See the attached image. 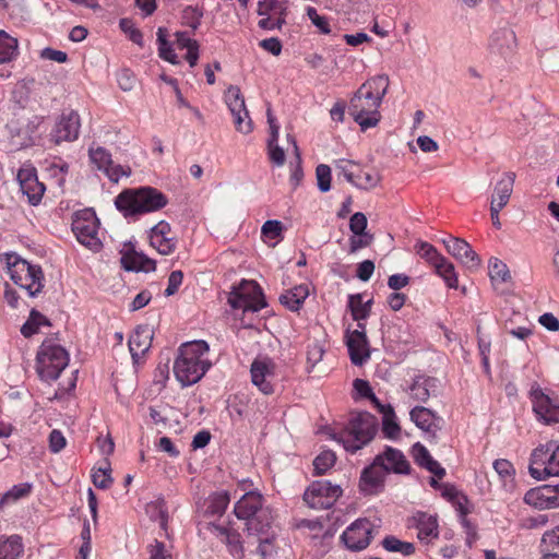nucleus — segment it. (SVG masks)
I'll return each instance as SVG.
<instances>
[{
    "mask_svg": "<svg viewBox=\"0 0 559 559\" xmlns=\"http://www.w3.org/2000/svg\"><path fill=\"white\" fill-rule=\"evenodd\" d=\"M40 325H50V323L44 314L33 309L27 321L22 325L21 333L25 337H31L38 332Z\"/></svg>",
    "mask_w": 559,
    "mask_h": 559,
    "instance_id": "4c0bfd02",
    "label": "nucleus"
},
{
    "mask_svg": "<svg viewBox=\"0 0 559 559\" xmlns=\"http://www.w3.org/2000/svg\"><path fill=\"white\" fill-rule=\"evenodd\" d=\"M381 180L380 175L377 171L356 170V176L352 182L358 189L370 190L376 188Z\"/></svg>",
    "mask_w": 559,
    "mask_h": 559,
    "instance_id": "e433bc0d",
    "label": "nucleus"
},
{
    "mask_svg": "<svg viewBox=\"0 0 559 559\" xmlns=\"http://www.w3.org/2000/svg\"><path fill=\"white\" fill-rule=\"evenodd\" d=\"M318 188L321 192H328L331 189V168L325 164H320L316 168Z\"/></svg>",
    "mask_w": 559,
    "mask_h": 559,
    "instance_id": "603ef678",
    "label": "nucleus"
},
{
    "mask_svg": "<svg viewBox=\"0 0 559 559\" xmlns=\"http://www.w3.org/2000/svg\"><path fill=\"white\" fill-rule=\"evenodd\" d=\"M203 17V9L199 7L188 5L182 11L183 23L191 27L193 31L198 29L201 25Z\"/></svg>",
    "mask_w": 559,
    "mask_h": 559,
    "instance_id": "8fccbe9b",
    "label": "nucleus"
},
{
    "mask_svg": "<svg viewBox=\"0 0 559 559\" xmlns=\"http://www.w3.org/2000/svg\"><path fill=\"white\" fill-rule=\"evenodd\" d=\"M382 426L383 433L388 438L394 439L399 436L401 428L395 420L394 411L390 405H388V413L383 414Z\"/></svg>",
    "mask_w": 559,
    "mask_h": 559,
    "instance_id": "3c124183",
    "label": "nucleus"
},
{
    "mask_svg": "<svg viewBox=\"0 0 559 559\" xmlns=\"http://www.w3.org/2000/svg\"><path fill=\"white\" fill-rule=\"evenodd\" d=\"M182 280L183 273L181 271H173L168 276V285L167 288L165 289V295L169 297L176 294L180 285L182 284Z\"/></svg>",
    "mask_w": 559,
    "mask_h": 559,
    "instance_id": "0e129e2a",
    "label": "nucleus"
},
{
    "mask_svg": "<svg viewBox=\"0 0 559 559\" xmlns=\"http://www.w3.org/2000/svg\"><path fill=\"white\" fill-rule=\"evenodd\" d=\"M309 296V288L307 285H298L287 289L281 295L280 301L290 311H298Z\"/></svg>",
    "mask_w": 559,
    "mask_h": 559,
    "instance_id": "2f4dec72",
    "label": "nucleus"
},
{
    "mask_svg": "<svg viewBox=\"0 0 559 559\" xmlns=\"http://www.w3.org/2000/svg\"><path fill=\"white\" fill-rule=\"evenodd\" d=\"M493 468L502 479L511 478L515 471L512 463L504 459H499L493 462Z\"/></svg>",
    "mask_w": 559,
    "mask_h": 559,
    "instance_id": "bf43d9fd",
    "label": "nucleus"
},
{
    "mask_svg": "<svg viewBox=\"0 0 559 559\" xmlns=\"http://www.w3.org/2000/svg\"><path fill=\"white\" fill-rule=\"evenodd\" d=\"M516 37L513 29L502 27L496 29L489 40V50L503 59H509L515 51Z\"/></svg>",
    "mask_w": 559,
    "mask_h": 559,
    "instance_id": "aec40b11",
    "label": "nucleus"
},
{
    "mask_svg": "<svg viewBox=\"0 0 559 559\" xmlns=\"http://www.w3.org/2000/svg\"><path fill=\"white\" fill-rule=\"evenodd\" d=\"M168 203V198L153 187L129 188L115 199V205L124 217L142 215L162 210Z\"/></svg>",
    "mask_w": 559,
    "mask_h": 559,
    "instance_id": "7ed1b4c3",
    "label": "nucleus"
},
{
    "mask_svg": "<svg viewBox=\"0 0 559 559\" xmlns=\"http://www.w3.org/2000/svg\"><path fill=\"white\" fill-rule=\"evenodd\" d=\"M81 128L80 115L72 109L64 110L56 121L50 132V139L55 144L72 142L79 138Z\"/></svg>",
    "mask_w": 559,
    "mask_h": 559,
    "instance_id": "9b49d317",
    "label": "nucleus"
},
{
    "mask_svg": "<svg viewBox=\"0 0 559 559\" xmlns=\"http://www.w3.org/2000/svg\"><path fill=\"white\" fill-rule=\"evenodd\" d=\"M542 544L547 551L559 549V525L543 535Z\"/></svg>",
    "mask_w": 559,
    "mask_h": 559,
    "instance_id": "69168bd1",
    "label": "nucleus"
},
{
    "mask_svg": "<svg viewBox=\"0 0 559 559\" xmlns=\"http://www.w3.org/2000/svg\"><path fill=\"white\" fill-rule=\"evenodd\" d=\"M230 498L227 491L214 492L209 498L206 511L212 515H222L229 504Z\"/></svg>",
    "mask_w": 559,
    "mask_h": 559,
    "instance_id": "79ce46f5",
    "label": "nucleus"
},
{
    "mask_svg": "<svg viewBox=\"0 0 559 559\" xmlns=\"http://www.w3.org/2000/svg\"><path fill=\"white\" fill-rule=\"evenodd\" d=\"M273 514L269 508L260 510L255 516L247 522V530L250 535L263 536L266 534H275L272 527Z\"/></svg>",
    "mask_w": 559,
    "mask_h": 559,
    "instance_id": "c756f323",
    "label": "nucleus"
},
{
    "mask_svg": "<svg viewBox=\"0 0 559 559\" xmlns=\"http://www.w3.org/2000/svg\"><path fill=\"white\" fill-rule=\"evenodd\" d=\"M93 484L100 489H107L112 484L109 468H98L92 475Z\"/></svg>",
    "mask_w": 559,
    "mask_h": 559,
    "instance_id": "4d7b16f0",
    "label": "nucleus"
},
{
    "mask_svg": "<svg viewBox=\"0 0 559 559\" xmlns=\"http://www.w3.org/2000/svg\"><path fill=\"white\" fill-rule=\"evenodd\" d=\"M252 383L263 393L272 394L274 389V364L267 358L254 359L250 368Z\"/></svg>",
    "mask_w": 559,
    "mask_h": 559,
    "instance_id": "6ab92c4d",
    "label": "nucleus"
},
{
    "mask_svg": "<svg viewBox=\"0 0 559 559\" xmlns=\"http://www.w3.org/2000/svg\"><path fill=\"white\" fill-rule=\"evenodd\" d=\"M412 525L417 528V537L420 542L430 543L438 538V520L436 515L426 512H417L412 518Z\"/></svg>",
    "mask_w": 559,
    "mask_h": 559,
    "instance_id": "b1692460",
    "label": "nucleus"
},
{
    "mask_svg": "<svg viewBox=\"0 0 559 559\" xmlns=\"http://www.w3.org/2000/svg\"><path fill=\"white\" fill-rule=\"evenodd\" d=\"M548 485L532 488L524 495V502L540 510L555 509Z\"/></svg>",
    "mask_w": 559,
    "mask_h": 559,
    "instance_id": "7c9ffc66",
    "label": "nucleus"
},
{
    "mask_svg": "<svg viewBox=\"0 0 559 559\" xmlns=\"http://www.w3.org/2000/svg\"><path fill=\"white\" fill-rule=\"evenodd\" d=\"M554 442H548L545 445H540L536 448L532 455H531V463H530V474L532 475V469H547L548 462L551 455Z\"/></svg>",
    "mask_w": 559,
    "mask_h": 559,
    "instance_id": "72a5a7b5",
    "label": "nucleus"
},
{
    "mask_svg": "<svg viewBox=\"0 0 559 559\" xmlns=\"http://www.w3.org/2000/svg\"><path fill=\"white\" fill-rule=\"evenodd\" d=\"M343 490L340 485H333L329 480L313 481L304 493V501L317 510L331 508L342 496Z\"/></svg>",
    "mask_w": 559,
    "mask_h": 559,
    "instance_id": "1a4fd4ad",
    "label": "nucleus"
},
{
    "mask_svg": "<svg viewBox=\"0 0 559 559\" xmlns=\"http://www.w3.org/2000/svg\"><path fill=\"white\" fill-rule=\"evenodd\" d=\"M209 349V344L201 340L183 343L178 348L174 373L182 386L199 382L211 368L212 364L205 357Z\"/></svg>",
    "mask_w": 559,
    "mask_h": 559,
    "instance_id": "f03ea898",
    "label": "nucleus"
},
{
    "mask_svg": "<svg viewBox=\"0 0 559 559\" xmlns=\"http://www.w3.org/2000/svg\"><path fill=\"white\" fill-rule=\"evenodd\" d=\"M283 230V224L276 219L266 221L261 228L262 235L275 239L281 236Z\"/></svg>",
    "mask_w": 559,
    "mask_h": 559,
    "instance_id": "13d9d810",
    "label": "nucleus"
},
{
    "mask_svg": "<svg viewBox=\"0 0 559 559\" xmlns=\"http://www.w3.org/2000/svg\"><path fill=\"white\" fill-rule=\"evenodd\" d=\"M385 468L381 466V459L376 457L372 464L366 467L360 476L359 487L366 495L378 493L383 488Z\"/></svg>",
    "mask_w": 559,
    "mask_h": 559,
    "instance_id": "412c9836",
    "label": "nucleus"
},
{
    "mask_svg": "<svg viewBox=\"0 0 559 559\" xmlns=\"http://www.w3.org/2000/svg\"><path fill=\"white\" fill-rule=\"evenodd\" d=\"M409 416L412 421L427 435L428 440H437V433L442 429L444 424L442 417L424 406L414 407Z\"/></svg>",
    "mask_w": 559,
    "mask_h": 559,
    "instance_id": "dca6fc26",
    "label": "nucleus"
},
{
    "mask_svg": "<svg viewBox=\"0 0 559 559\" xmlns=\"http://www.w3.org/2000/svg\"><path fill=\"white\" fill-rule=\"evenodd\" d=\"M335 169L343 175L349 183H352L356 176V170H359V166L348 159H338L335 162Z\"/></svg>",
    "mask_w": 559,
    "mask_h": 559,
    "instance_id": "864d4df0",
    "label": "nucleus"
},
{
    "mask_svg": "<svg viewBox=\"0 0 559 559\" xmlns=\"http://www.w3.org/2000/svg\"><path fill=\"white\" fill-rule=\"evenodd\" d=\"M17 55V39L0 31V64L10 62Z\"/></svg>",
    "mask_w": 559,
    "mask_h": 559,
    "instance_id": "f704fd0d",
    "label": "nucleus"
},
{
    "mask_svg": "<svg viewBox=\"0 0 559 559\" xmlns=\"http://www.w3.org/2000/svg\"><path fill=\"white\" fill-rule=\"evenodd\" d=\"M258 537V547L257 555L260 556V559H271L276 554V533L275 534H266Z\"/></svg>",
    "mask_w": 559,
    "mask_h": 559,
    "instance_id": "a19ab883",
    "label": "nucleus"
},
{
    "mask_svg": "<svg viewBox=\"0 0 559 559\" xmlns=\"http://www.w3.org/2000/svg\"><path fill=\"white\" fill-rule=\"evenodd\" d=\"M307 15L321 33L329 34L331 32L328 20L318 14L317 10L312 7L307 9Z\"/></svg>",
    "mask_w": 559,
    "mask_h": 559,
    "instance_id": "e2e57ef3",
    "label": "nucleus"
},
{
    "mask_svg": "<svg viewBox=\"0 0 559 559\" xmlns=\"http://www.w3.org/2000/svg\"><path fill=\"white\" fill-rule=\"evenodd\" d=\"M373 241V235L365 231L364 234H353L349 238V252L355 253L358 250L369 247Z\"/></svg>",
    "mask_w": 559,
    "mask_h": 559,
    "instance_id": "5fc2aeb1",
    "label": "nucleus"
},
{
    "mask_svg": "<svg viewBox=\"0 0 559 559\" xmlns=\"http://www.w3.org/2000/svg\"><path fill=\"white\" fill-rule=\"evenodd\" d=\"M67 444V440L60 430L53 429L49 435V449L53 453L60 452Z\"/></svg>",
    "mask_w": 559,
    "mask_h": 559,
    "instance_id": "338daca9",
    "label": "nucleus"
},
{
    "mask_svg": "<svg viewBox=\"0 0 559 559\" xmlns=\"http://www.w3.org/2000/svg\"><path fill=\"white\" fill-rule=\"evenodd\" d=\"M150 243L163 255H169L175 252L177 238L171 235V227L167 222L160 221L151 228Z\"/></svg>",
    "mask_w": 559,
    "mask_h": 559,
    "instance_id": "a211bd4d",
    "label": "nucleus"
},
{
    "mask_svg": "<svg viewBox=\"0 0 559 559\" xmlns=\"http://www.w3.org/2000/svg\"><path fill=\"white\" fill-rule=\"evenodd\" d=\"M121 265L126 271L133 272H152L156 269V262L143 253L134 250H128L121 257Z\"/></svg>",
    "mask_w": 559,
    "mask_h": 559,
    "instance_id": "bb28decb",
    "label": "nucleus"
},
{
    "mask_svg": "<svg viewBox=\"0 0 559 559\" xmlns=\"http://www.w3.org/2000/svg\"><path fill=\"white\" fill-rule=\"evenodd\" d=\"M8 272L15 285L20 286L31 297L37 296L43 287L44 274L38 265H33L16 255H9Z\"/></svg>",
    "mask_w": 559,
    "mask_h": 559,
    "instance_id": "423d86ee",
    "label": "nucleus"
},
{
    "mask_svg": "<svg viewBox=\"0 0 559 559\" xmlns=\"http://www.w3.org/2000/svg\"><path fill=\"white\" fill-rule=\"evenodd\" d=\"M154 336L153 329L147 325H139L129 337V350L134 362L151 348Z\"/></svg>",
    "mask_w": 559,
    "mask_h": 559,
    "instance_id": "5701e85b",
    "label": "nucleus"
},
{
    "mask_svg": "<svg viewBox=\"0 0 559 559\" xmlns=\"http://www.w3.org/2000/svg\"><path fill=\"white\" fill-rule=\"evenodd\" d=\"M489 276L493 285L507 283L511 280L507 264L497 258H492L489 261Z\"/></svg>",
    "mask_w": 559,
    "mask_h": 559,
    "instance_id": "58836bf2",
    "label": "nucleus"
},
{
    "mask_svg": "<svg viewBox=\"0 0 559 559\" xmlns=\"http://www.w3.org/2000/svg\"><path fill=\"white\" fill-rule=\"evenodd\" d=\"M368 221L364 213L357 212L349 219V229L353 234H364L367 229Z\"/></svg>",
    "mask_w": 559,
    "mask_h": 559,
    "instance_id": "052dcab7",
    "label": "nucleus"
},
{
    "mask_svg": "<svg viewBox=\"0 0 559 559\" xmlns=\"http://www.w3.org/2000/svg\"><path fill=\"white\" fill-rule=\"evenodd\" d=\"M263 497L257 491H248L237 501L234 512L238 519L247 520L255 516L262 508Z\"/></svg>",
    "mask_w": 559,
    "mask_h": 559,
    "instance_id": "393cba45",
    "label": "nucleus"
},
{
    "mask_svg": "<svg viewBox=\"0 0 559 559\" xmlns=\"http://www.w3.org/2000/svg\"><path fill=\"white\" fill-rule=\"evenodd\" d=\"M442 242L447 251L469 271H476L481 265V259L466 240L448 236Z\"/></svg>",
    "mask_w": 559,
    "mask_h": 559,
    "instance_id": "2eb2a0df",
    "label": "nucleus"
},
{
    "mask_svg": "<svg viewBox=\"0 0 559 559\" xmlns=\"http://www.w3.org/2000/svg\"><path fill=\"white\" fill-rule=\"evenodd\" d=\"M336 461V455L334 452L326 450L321 452L313 461L314 472L318 475L324 474L329 471Z\"/></svg>",
    "mask_w": 559,
    "mask_h": 559,
    "instance_id": "09e8293b",
    "label": "nucleus"
},
{
    "mask_svg": "<svg viewBox=\"0 0 559 559\" xmlns=\"http://www.w3.org/2000/svg\"><path fill=\"white\" fill-rule=\"evenodd\" d=\"M72 230L76 239L92 251H98L102 248L99 222L95 212L83 210L75 213L72 222Z\"/></svg>",
    "mask_w": 559,
    "mask_h": 559,
    "instance_id": "0eeeda50",
    "label": "nucleus"
},
{
    "mask_svg": "<svg viewBox=\"0 0 559 559\" xmlns=\"http://www.w3.org/2000/svg\"><path fill=\"white\" fill-rule=\"evenodd\" d=\"M69 364V354L52 341H45L39 347L36 369L41 380H56Z\"/></svg>",
    "mask_w": 559,
    "mask_h": 559,
    "instance_id": "39448f33",
    "label": "nucleus"
},
{
    "mask_svg": "<svg viewBox=\"0 0 559 559\" xmlns=\"http://www.w3.org/2000/svg\"><path fill=\"white\" fill-rule=\"evenodd\" d=\"M549 476H559V444L552 445V451L548 462L547 469H532V477L537 480L546 479Z\"/></svg>",
    "mask_w": 559,
    "mask_h": 559,
    "instance_id": "c9c22d12",
    "label": "nucleus"
},
{
    "mask_svg": "<svg viewBox=\"0 0 559 559\" xmlns=\"http://www.w3.org/2000/svg\"><path fill=\"white\" fill-rule=\"evenodd\" d=\"M324 355V349L319 344H313L309 346L307 352V364H308V371L310 372L311 369L322 360V357Z\"/></svg>",
    "mask_w": 559,
    "mask_h": 559,
    "instance_id": "680f3d73",
    "label": "nucleus"
},
{
    "mask_svg": "<svg viewBox=\"0 0 559 559\" xmlns=\"http://www.w3.org/2000/svg\"><path fill=\"white\" fill-rule=\"evenodd\" d=\"M29 491L31 485L28 484L13 486L12 489L3 493L2 497L0 498V510H2L9 503L15 502L19 499L27 496Z\"/></svg>",
    "mask_w": 559,
    "mask_h": 559,
    "instance_id": "de8ad7c7",
    "label": "nucleus"
},
{
    "mask_svg": "<svg viewBox=\"0 0 559 559\" xmlns=\"http://www.w3.org/2000/svg\"><path fill=\"white\" fill-rule=\"evenodd\" d=\"M374 271V263L371 260H365L358 264L357 277L360 281L367 282L370 280Z\"/></svg>",
    "mask_w": 559,
    "mask_h": 559,
    "instance_id": "774afa93",
    "label": "nucleus"
},
{
    "mask_svg": "<svg viewBox=\"0 0 559 559\" xmlns=\"http://www.w3.org/2000/svg\"><path fill=\"white\" fill-rule=\"evenodd\" d=\"M533 409L539 420L549 425L559 423V399L550 396L539 388H533L531 391Z\"/></svg>",
    "mask_w": 559,
    "mask_h": 559,
    "instance_id": "4468645a",
    "label": "nucleus"
},
{
    "mask_svg": "<svg viewBox=\"0 0 559 559\" xmlns=\"http://www.w3.org/2000/svg\"><path fill=\"white\" fill-rule=\"evenodd\" d=\"M515 174L512 171L503 174L502 178L496 183L493 194L490 200L491 205L504 207L512 194Z\"/></svg>",
    "mask_w": 559,
    "mask_h": 559,
    "instance_id": "c85d7f7f",
    "label": "nucleus"
},
{
    "mask_svg": "<svg viewBox=\"0 0 559 559\" xmlns=\"http://www.w3.org/2000/svg\"><path fill=\"white\" fill-rule=\"evenodd\" d=\"M348 308L355 321H362L369 317L368 305H364L360 294L350 295L348 298Z\"/></svg>",
    "mask_w": 559,
    "mask_h": 559,
    "instance_id": "49530a36",
    "label": "nucleus"
},
{
    "mask_svg": "<svg viewBox=\"0 0 559 559\" xmlns=\"http://www.w3.org/2000/svg\"><path fill=\"white\" fill-rule=\"evenodd\" d=\"M346 345L350 361L355 366H362L370 358V347L366 334L360 331H346Z\"/></svg>",
    "mask_w": 559,
    "mask_h": 559,
    "instance_id": "4be33fe9",
    "label": "nucleus"
},
{
    "mask_svg": "<svg viewBox=\"0 0 559 559\" xmlns=\"http://www.w3.org/2000/svg\"><path fill=\"white\" fill-rule=\"evenodd\" d=\"M88 156L91 163L95 165L98 170H102L112 182H118L121 177H129L131 175L130 167L114 164L111 154L102 146H91L88 148Z\"/></svg>",
    "mask_w": 559,
    "mask_h": 559,
    "instance_id": "f8f14e48",
    "label": "nucleus"
},
{
    "mask_svg": "<svg viewBox=\"0 0 559 559\" xmlns=\"http://www.w3.org/2000/svg\"><path fill=\"white\" fill-rule=\"evenodd\" d=\"M374 525L367 519H358L342 534L345 546L354 551L365 549L371 542Z\"/></svg>",
    "mask_w": 559,
    "mask_h": 559,
    "instance_id": "ddd939ff",
    "label": "nucleus"
},
{
    "mask_svg": "<svg viewBox=\"0 0 559 559\" xmlns=\"http://www.w3.org/2000/svg\"><path fill=\"white\" fill-rule=\"evenodd\" d=\"M216 530L219 531L222 535H225L226 544L229 548L230 554L234 557L241 559L243 557V548L241 544L240 534L224 527H216Z\"/></svg>",
    "mask_w": 559,
    "mask_h": 559,
    "instance_id": "c03bdc74",
    "label": "nucleus"
},
{
    "mask_svg": "<svg viewBox=\"0 0 559 559\" xmlns=\"http://www.w3.org/2000/svg\"><path fill=\"white\" fill-rule=\"evenodd\" d=\"M16 179L21 192L27 197L29 204H39L45 193V186L38 181L36 169L31 166L22 167L17 171Z\"/></svg>",
    "mask_w": 559,
    "mask_h": 559,
    "instance_id": "f3484780",
    "label": "nucleus"
},
{
    "mask_svg": "<svg viewBox=\"0 0 559 559\" xmlns=\"http://www.w3.org/2000/svg\"><path fill=\"white\" fill-rule=\"evenodd\" d=\"M416 252L426 260L432 267L443 261V255L429 242L418 241L415 246Z\"/></svg>",
    "mask_w": 559,
    "mask_h": 559,
    "instance_id": "37998d69",
    "label": "nucleus"
},
{
    "mask_svg": "<svg viewBox=\"0 0 559 559\" xmlns=\"http://www.w3.org/2000/svg\"><path fill=\"white\" fill-rule=\"evenodd\" d=\"M24 552L19 535L0 536V559H19Z\"/></svg>",
    "mask_w": 559,
    "mask_h": 559,
    "instance_id": "473e14b6",
    "label": "nucleus"
},
{
    "mask_svg": "<svg viewBox=\"0 0 559 559\" xmlns=\"http://www.w3.org/2000/svg\"><path fill=\"white\" fill-rule=\"evenodd\" d=\"M225 103L234 117L235 128L242 134H249L253 130V123L246 107L240 88L230 85L225 92Z\"/></svg>",
    "mask_w": 559,
    "mask_h": 559,
    "instance_id": "9d476101",
    "label": "nucleus"
},
{
    "mask_svg": "<svg viewBox=\"0 0 559 559\" xmlns=\"http://www.w3.org/2000/svg\"><path fill=\"white\" fill-rule=\"evenodd\" d=\"M376 457L381 459V466L385 468L386 474L389 472L405 474L409 471V464L404 454L393 448H386L383 454H379Z\"/></svg>",
    "mask_w": 559,
    "mask_h": 559,
    "instance_id": "cd10ccee",
    "label": "nucleus"
},
{
    "mask_svg": "<svg viewBox=\"0 0 559 559\" xmlns=\"http://www.w3.org/2000/svg\"><path fill=\"white\" fill-rule=\"evenodd\" d=\"M433 269L443 278L448 287L457 288L459 281L454 265L447 258H443V261L439 262Z\"/></svg>",
    "mask_w": 559,
    "mask_h": 559,
    "instance_id": "ea45409f",
    "label": "nucleus"
},
{
    "mask_svg": "<svg viewBox=\"0 0 559 559\" xmlns=\"http://www.w3.org/2000/svg\"><path fill=\"white\" fill-rule=\"evenodd\" d=\"M377 432V419L369 413H362L353 417L346 430L337 439L344 449L355 453L369 443Z\"/></svg>",
    "mask_w": 559,
    "mask_h": 559,
    "instance_id": "20e7f679",
    "label": "nucleus"
},
{
    "mask_svg": "<svg viewBox=\"0 0 559 559\" xmlns=\"http://www.w3.org/2000/svg\"><path fill=\"white\" fill-rule=\"evenodd\" d=\"M228 304L243 312H257L266 306L261 287L254 281H241L229 294Z\"/></svg>",
    "mask_w": 559,
    "mask_h": 559,
    "instance_id": "6e6552de",
    "label": "nucleus"
},
{
    "mask_svg": "<svg viewBox=\"0 0 559 559\" xmlns=\"http://www.w3.org/2000/svg\"><path fill=\"white\" fill-rule=\"evenodd\" d=\"M119 26L126 34L129 35L130 40L134 44L142 46L143 45V35L142 33L134 27V24L129 19H121L119 22Z\"/></svg>",
    "mask_w": 559,
    "mask_h": 559,
    "instance_id": "6e6d98bb",
    "label": "nucleus"
},
{
    "mask_svg": "<svg viewBox=\"0 0 559 559\" xmlns=\"http://www.w3.org/2000/svg\"><path fill=\"white\" fill-rule=\"evenodd\" d=\"M439 381L432 377H418L409 386V395L414 401L425 403L431 395H436Z\"/></svg>",
    "mask_w": 559,
    "mask_h": 559,
    "instance_id": "a878e982",
    "label": "nucleus"
},
{
    "mask_svg": "<svg viewBox=\"0 0 559 559\" xmlns=\"http://www.w3.org/2000/svg\"><path fill=\"white\" fill-rule=\"evenodd\" d=\"M382 546L388 551L401 552L405 556H409V555L414 554V551H415V547L412 543L402 542L394 536H386L382 540Z\"/></svg>",
    "mask_w": 559,
    "mask_h": 559,
    "instance_id": "a18cd8bd",
    "label": "nucleus"
},
{
    "mask_svg": "<svg viewBox=\"0 0 559 559\" xmlns=\"http://www.w3.org/2000/svg\"><path fill=\"white\" fill-rule=\"evenodd\" d=\"M390 79L386 74L370 78L354 93L349 100L348 114L361 131L374 128L381 120L379 108L388 93Z\"/></svg>",
    "mask_w": 559,
    "mask_h": 559,
    "instance_id": "f257e3e1",
    "label": "nucleus"
}]
</instances>
